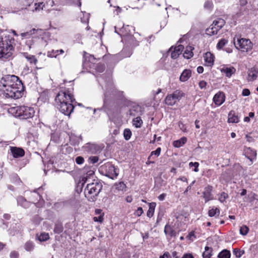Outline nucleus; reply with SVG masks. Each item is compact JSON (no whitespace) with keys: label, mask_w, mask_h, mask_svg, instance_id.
Masks as SVG:
<instances>
[{"label":"nucleus","mask_w":258,"mask_h":258,"mask_svg":"<svg viewBox=\"0 0 258 258\" xmlns=\"http://www.w3.org/2000/svg\"><path fill=\"white\" fill-rule=\"evenodd\" d=\"M57 108L63 114L70 116L73 112L74 106L73 102L75 101L73 95L69 91L59 92L55 99Z\"/></svg>","instance_id":"nucleus-1"},{"label":"nucleus","mask_w":258,"mask_h":258,"mask_svg":"<svg viewBox=\"0 0 258 258\" xmlns=\"http://www.w3.org/2000/svg\"><path fill=\"white\" fill-rule=\"evenodd\" d=\"M14 39L6 30H0V59H8L13 54Z\"/></svg>","instance_id":"nucleus-2"},{"label":"nucleus","mask_w":258,"mask_h":258,"mask_svg":"<svg viewBox=\"0 0 258 258\" xmlns=\"http://www.w3.org/2000/svg\"><path fill=\"white\" fill-rule=\"evenodd\" d=\"M102 188V184L98 181L88 183L84 190L85 197L90 202L94 201Z\"/></svg>","instance_id":"nucleus-3"},{"label":"nucleus","mask_w":258,"mask_h":258,"mask_svg":"<svg viewBox=\"0 0 258 258\" xmlns=\"http://www.w3.org/2000/svg\"><path fill=\"white\" fill-rule=\"evenodd\" d=\"M2 88H10L14 86L18 87V89H23L24 87L22 81L15 75H6L1 80Z\"/></svg>","instance_id":"nucleus-4"},{"label":"nucleus","mask_w":258,"mask_h":258,"mask_svg":"<svg viewBox=\"0 0 258 258\" xmlns=\"http://www.w3.org/2000/svg\"><path fill=\"white\" fill-rule=\"evenodd\" d=\"M3 95L6 98L18 99L21 97L23 94L24 87L23 89H18V87L14 86L10 88H1Z\"/></svg>","instance_id":"nucleus-5"},{"label":"nucleus","mask_w":258,"mask_h":258,"mask_svg":"<svg viewBox=\"0 0 258 258\" xmlns=\"http://www.w3.org/2000/svg\"><path fill=\"white\" fill-rule=\"evenodd\" d=\"M184 95V94L181 91L176 90L166 97L165 99V104L167 105L173 106L179 101Z\"/></svg>","instance_id":"nucleus-6"},{"label":"nucleus","mask_w":258,"mask_h":258,"mask_svg":"<svg viewBox=\"0 0 258 258\" xmlns=\"http://www.w3.org/2000/svg\"><path fill=\"white\" fill-rule=\"evenodd\" d=\"M237 49L242 52H248L252 49L253 44L249 39L245 38L238 39L237 42L234 41Z\"/></svg>","instance_id":"nucleus-7"},{"label":"nucleus","mask_w":258,"mask_h":258,"mask_svg":"<svg viewBox=\"0 0 258 258\" xmlns=\"http://www.w3.org/2000/svg\"><path fill=\"white\" fill-rule=\"evenodd\" d=\"M16 112L18 116L25 119L33 117L35 113L33 108L25 106L17 107Z\"/></svg>","instance_id":"nucleus-8"},{"label":"nucleus","mask_w":258,"mask_h":258,"mask_svg":"<svg viewBox=\"0 0 258 258\" xmlns=\"http://www.w3.org/2000/svg\"><path fill=\"white\" fill-rule=\"evenodd\" d=\"M101 170L105 172V175L114 179L118 175V170L111 163H107L101 167Z\"/></svg>","instance_id":"nucleus-9"},{"label":"nucleus","mask_w":258,"mask_h":258,"mask_svg":"<svg viewBox=\"0 0 258 258\" xmlns=\"http://www.w3.org/2000/svg\"><path fill=\"white\" fill-rule=\"evenodd\" d=\"M225 95L223 92H219L216 94L213 97V101L216 105H221L225 101Z\"/></svg>","instance_id":"nucleus-10"},{"label":"nucleus","mask_w":258,"mask_h":258,"mask_svg":"<svg viewBox=\"0 0 258 258\" xmlns=\"http://www.w3.org/2000/svg\"><path fill=\"white\" fill-rule=\"evenodd\" d=\"M205 63L207 66H212L214 62V55L210 52H207L204 55Z\"/></svg>","instance_id":"nucleus-11"},{"label":"nucleus","mask_w":258,"mask_h":258,"mask_svg":"<svg viewBox=\"0 0 258 258\" xmlns=\"http://www.w3.org/2000/svg\"><path fill=\"white\" fill-rule=\"evenodd\" d=\"M212 189L213 187L211 185H208L205 188L204 191L203 192V197L205 199L206 202L212 199L211 194Z\"/></svg>","instance_id":"nucleus-12"},{"label":"nucleus","mask_w":258,"mask_h":258,"mask_svg":"<svg viewBox=\"0 0 258 258\" xmlns=\"http://www.w3.org/2000/svg\"><path fill=\"white\" fill-rule=\"evenodd\" d=\"M244 154L245 156L249 159L250 161H252V160L255 158L256 155V151L250 147L245 149Z\"/></svg>","instance_id":"nucleus-13"},{"label":"nucleus","mask_w":258,"mask_h":258,"mask_svg":"<svg viewBox=\"0 0 258 258\" xmlns=\"http://www.w3.org/2000/svg\"><path fill=\"white\" fill-rule=\"evenodd\" d=\"M11 151L14 158L21 157L25 154L24 150L19 148L11 147Z\"/></svg>","instance_id":"nucleus-14"},{"label":"nucleus","mask_w":258,"mask_h":258,"mask_svg":"<svg viewBox=\"0 0 258 258\" xmlns=\"http://www.w3.org/2000/svg\"><path fill=\"white\" fill-rule=\"evenodd\" d=\"M184 47L182 45H179L174 48V50L171 52V56L173 59H176L181 53Z\"/></svg>","instance_id":"nucleus-15"},{"label":"nucleus","mask_w":258,"mask_h":258,"mask_svg":"<svg viewBox=\"0 0 258 258\" xmlns=\"http://www.w3.org/2000/svg\"><path fill=\"white\" fill-rule=\"evenodd\" d=\"M191 72L189 70H184L181 73L179 80L181 82H185L191 77Z\"/></svg>","instance_id":"nucleus-16"},{"label":"nucleus","mask_w":258,"mask_h":258,"mask_svg":"<svg viewBox=\"0 0 258 258\" xmlns=\"http://www.w3.org/2000/svg\"><path fill=\"white\" fill-rule=\"evenodd\" d=\"M258 71L255 68H251L248 71V80L250 81H253L257 78Z\"/></svg>","instance_id":"nucleus-17"},{"label":"nucleus","mask_w":258,"mask_h":258,"mask_svg":"<svg viewBox=\"0 0 258 258\" xmlns=\"http://www.w3.org/2000/svg\"><path fill=\"white\" fill-rule=\"evenodd\" d=\"M228 121L229 123H237L239 122V118L235 115L233 111H231L228 114Z\"/></svg>","instance_id":"nucleus-18"},{"label":"nucleus","mask_w":258,"mask_h":258,"mask_svg":"<svg viewBox=\"0 0 258 258\" xmlns=\"http://www.w3.org/2000/svg\"><path fill=\"white\" fill-rule=\"evenodd\" d=\"M217 28V27H216V26H215V25L213 24L210 27L206 29V34L209 35H213L217 34L218 32L219 31V30Z\"/></svg>","instance_id":"nucleus-19"},{"label":"nucleus","mask_w":258,"mask_h":258,"mask_svg":"<svg viewBox=\"0 0 258 258\" xmlns=\"http://www.w3.org/2000/svg\"><path fill=\"white\" fill-rule=\"evenodd\" d=\"M63 53L64 50L63 49L52 50L47 52V55L49 57H56L57 55Z\"/></svg>","instance_id":"nucleus-20"},{"label":"nucleus","mask_w":258,"mask_h":258,"mask_svg":"<svg viewBox=\"0 0 258 258\" xmlns=\"http://www.w3.org/2000/svg\"><path fill=\"white\" fill-rule=\"evenodd\" d=\"M194 49V47L190 46L186 47V49L185 50L183 53L184 57L187 59H189L192 57L194 55L192 50Z\"/></svg>","instance_id":"nucleus-21"},{"label":"nucleus","mask_w":258,"mask_h":258,"mask_svg":"<svg viewBox=\"0 0 258 258\" xmlns=\"http://www.w3.org/2000/svg\"><path fill=\"white\" fill-rule=\"evenodd\" d=\"M221 72L224 73L227 77H230L235 73V69L233 67L224 68L221 69Z\"/></svg>","instance_id":"nucleus-22"},{"label":"nucleus","mask_w":258,"mask_h":258,"mask_svg":"<svg viewBox=\"0 0 258 258\" xmlns=\"http://www.w3.org/2000/svg\"><path fill=\"white\" fill-rule=\"evenodd\" d=\"M187 141V139L185 137H182L180 140L175 141L173 142V146L175 147L179 148L183 146Z\"/></svg>","instance_id":"nucleus-23"},{"label":"nucleus","mask_w":258,"mask_h":258,"mask_svg":"<svg viewBox=\"0 0 258 258\" xmlns=\"http://www.w3.org/2000/svg\"><path fill=\"white\" fill-rule=\"evenodd\" d=\"M155 205L156 204L155 203H152L150 204L149 208L147 213V216L148 217L151 218L153 216Z\"/></svg>","instance_id":"nucleus-24"},{"label":"nucleus","mask_w":258,"mask_h":258,"mask_svg":"<svg viewBox=\"0 0 258 258\" xmlns=\"http://www.w3.org/2000/svg\"><path fill=\"white\" fill-rule=\"evenodd\" d=\"M212 248L206 246L205 251L203 253V258H210L212 256Z\"/></svg>","instance_id":"nucleus-25"},{"label":"nucleus","mask_w":258,"mask_h":258,"mask_svg":"<svg viewBox=\"0 0 258 258\" xmlns=\"http://www.w3.org/2000/svg\"><path fill=\"white\" fill-rule=\"evenodd\" d=\"M230 251L227 249H224L219 253L218 257V258H230Z\"/></svg>","instance_id":"nucleus-26"},{"label":"nucleus","mask_w":258,"mask_h":258,"mask_svg":"<svg viewBox=\"0 0 258 258\" xmlns=\"http://www.w3.org/2000/svg\"><path fill=\"white\" fill-rule=\"evenodd\" d=\"M133 125L136 127H137V128L140 127L143 124V121L141 119L140 117H137L135 118L133 120Z\"/></svg>","instance_id":"nucleus-27"},{"label":"nucleus","mask_w":258,"mask_h":258,"mask_svg":"<svg viewBox=\"0 0 258 258\" xmlns=\"http://www.w3.org/2000/svg\"><path fill=\"white\" fill-rule=\"evenodd\" d=\"M81 140L82 138L81 137H77L76 136H72L70 137L71 144L75 146L78 145Z\"/></svg>","instance_id":"nucleus-28"},{"label":"nucleus","mask_w":258,"mask_h":258,"mask_svg":"<svg viewBox=\"0 0 258 258\" xmlns=\"http://www.w3.org/2000/svg\"><path fill=\"white\" fill-rule=\"evenodd\" d=\"M215 26L217 27V29L220 30L225 24V21L223 19H220L217 21H214L213 23Z\"/></svg>","instance_id":"nucleus-29"},{"label":"nucleus","mask_w":258,"mask_h":258,"mask_svg":"<svg viewBox=\"0 0 258 258\" xmlns=\"http://www.w3.org/2000/svg\"><path fill=\"white\" fill-rule=\"evenodd\" d=\"M204 7L205 9L211 11L213 7L212 0H207L205 3Z\"/></svg>","instance_id":"nucleus-30"},{"label":"nucleus","mask_w":258,"mask_h":258,"mask_svg":"<svg viewBox=\"0 0 258 258\" xmlns=\"http://www.w3.org/2000/svg\"><path fill=\"white\" fill-rule=\"evenodd\" d=\"M115 186L116 189L121 191L123 190L126 187V185L123 182H119L118 183H116Z\"/></svg>","instance_id":"nucleus-31"},{"label":"nucleus","mask_w":258,"mask_h":258,"mask_svg":"<svg viewBox=\"0 0 258 258\" xmlns=\"http://www.w3.org/2000/svg\"><path fill=\"white\" fill-rule=\"evenodd\" d=\"M49 238V235L48 233H41L39 237H38V239L40 241H45L48 240Z\"/></svg>","instance_id":"nucleus-32"},{"label":"nucleus","mask_w":258,"mask_h":258,"mask_svg":"<svg viewBox=\"0 0 258 258\" xmlns=\"http://www.w3.org/2000/svg\"><path fill=\"white\" fill-rule=\"evenodd\" d=\"M38 30H39L38 29H36L34 28V29H32V30H31L29 32L22 33H21V35L22 37H28V36L34 34L35 33V32H37Z\"/></svg>","instance_id":"nucleus-33"},{"label":"nucleus","mask_w":258,"mask_h":258,"mask_svg":"<svg viewBox=\"0 0 258 258\" xmlns=\"http://www.w3.org/2000/svg\"><path fill=\"white\" fill-rule=\"evenodd\" d=\"M228 41L225 39H221L218 42L217 45V48L219 49H221L227 43Z\"/></svg>","instance_id":"nucleus-34"},{"label":"nucleus","mask_w":258,"mask_h":258,"mask_svg":"<svg viewBox=\"0 0 258 258\" xmlns=\"http://www.w3.org/2000/svg\"><path fill=\"white\" fill-rule=\"evenodd\" d=\"M124 138L126 140H128L132 136V132L130 129L126 128L123 132Z\"/></svg>","instance_id":"nucleus-35"},{"label":"nucleus","mask_w":258,"mask_h":258,"mask_svg":"<svg viewBox=\"0 0 258 258\" xmlns=\"http://www.w3.org/2000/svg\"><path fill=\"white\" fill-rule=\"evenodd\" d=\"M34 248V244L33 242L31 241L27 242L25 244V249L27 251H31Z\"/></svg>","instance_id":"nucleus-36"},{"label":"nucleus","mask_w":258,"mask_h":258,"mask_svg":"<svg viewBox=\"0 0 258 258\" xmlns=\"http://www.w3.org/2000/svg\"><path fill=\"white\" fill-rule=\"evenodd\" d=\"M219 213H220L219 209L216 208L215 209H212L211 210H210L209 211L208 214H209V216L213 217L217 214H219Z\"/></svg>","instance_id":"nucleus-37"},{"label":"nucleus","mask_w":258,"mask_h":258,"mask_svg":"<svg viewBox=\"0 0 258 258\" xmlns=\"http://www.w3.org/2000/svg\"><path fill=\"white\" fill-rule=\"evenodd\" d=\"M248 228L246 226H242L240 228V233L242 235H245L248 232Z\"/></svg>","instance_id":"nucleus-38"},{"label":"nucleus","mask_w":258,"mask_h":258,"mask_svg":"<svg viewBox=\"0 0 258 258\" xmlns=\"http://www.w3.org/2000/svg\"><path fill=\"white\" fill-rule=\"evenodd\" d=\"M105 69V67L103 64L99 63L97 64L96 66V71L99 73L103 72L104 71Z\"/></svg>","instance_id":"nucleus-39"},{"label":"nucleus","mask_w":258,"mask_h":258,"mask_svg":"<svg viewBox=\"0 0 258 258\" xmlns=\"http://www.w3.org/2000/svg\"><path fill=\"white\" fill-rule=\"evenodd\" d=\"M228 194L225 193V192H222L220 194V196L219 197V200L221 202L223 203V202H224L225 201V200L227 198H228Z\"/></svg>","instance_id":"nucleus-40"},{"label":"nucleus","mask_w":258,"mask_h":258,"mask_svg":"<svg viewBox=\"0 0 258 258\" xmlns=\"http://www.w3.org/2000/svg\"><path fill=\"white\" fill-rule=\"evenodd\" d=\"M63 231V227L61 225L56 224L54 229V232L60 233Z\"/></svg>","instance_id":"nucleus-41"},{"label":"nucleus","mask_w":258,"mask_h":258,"mask_svg":"<svg viewBox=\"0 0 258 258\" xmlns=\"http://www.w3.org/2000/svg\"><path fill=\"white\" fill-rule=\"evenodd\" d=\"M161 150L160 148H158L155 151H152L150 156L148 157V159H150L153 155H155L157 157H158L160 154Z\"/></svg>","instance_id":"nucleus-42"},{"label":"nucleus","mask_w":258,"mask_h":258,"mask_svg":"<svg viewBox=\"0 0 258 258\" xmlns=\"http://www.w3.org/2000/svg\"><path fill=\"white\" fill-rule=\"evenodd\" d=\"M256 195L255 194H252V196L251 198V201L253 202V204L254 205L255 208L258 209V199L255 198Z\"/></svg>","instance_id":"nucleus-43"},{"label":"nucleus","mask_w":258,"mask_h":258,"mask_svg":"<svg viewBox=\"0 0 258 258\" xmlns=\"http://www.w3.org/2000/svg\"><path fill=\"white\" fill-rule=\"evenodd\" d=\"M35 10L36 11H40V10H42L43 7L44 6V4H43V3H39L38 4L36 3L35 4Z\"/></svg>","instance_id":"nucleus-44"},{"label":"nucleus","mask_w":258,"mask_h":258,"mask_svg":"<svg viewBox=\"0 0 258 258\" xmlns=\"http://www.w3.org/2000/svg\"><path fill=\"white\" fill-rule=\"evenodd\" d=\"M26 58L30 61L31 63H36L37 61V60L36 59L34 56H27Z\"/></svg>","instance_id":"nucleus-45"},{"label":"nucleus","mask_w":258,"mask_h":258,"mask_svg":"<svg viewBox=\"0 0 258 258\" xmlns=\"http://www.w3.org/2000/svg\"><path fill=\"white\" fill-rule=\"evenodd\" d=\"M189 166L190 167H192V166H194L195 167V169H194V171L195 172H198L199 171V169H198V167L199 166V163L198 162H190L189 163Z\"/></svg>","instance_id":"nucleus-46"},{"label":"nucleus","mask_w":258,"mask_h":258,"mask_svg":"<svg viewBox=\"0 0 258 258\" xmlns=\"http://www.w3.org/2000/svg\"><path fill=\"white\" fill-rule=\"evenodd\" d=\"M164 232L166 234H169L171 236L172 235L173 232L171 231L170 227L168 225L165 226L164 228Z\"/></svg>","instance_id":"nucleus-47"},{"label":"nucleus","mask_w":258,"mask_h":258,"mask_svg":"<svg viewBox=\"0 0 258 258\" xmlns=\"http://www.w3.org/2000/svg\"><path fill=\"white\" fill-rule=\"evenodd\" d=\"M233 252L237 257H240L243 253V252L237 249H235Z\"/></svg>","instance_id":"nucleus-48"},{"label":"nucleus","mask_w":258,"mask_h":258,"mask_svg":"<svg viewBox=\"0 0 258 258\" xmlns=\"http://www.w3.org/2000/svg\"><path fill=\"white\" fill-rule=\"evenodd\" d=\"M76 162L78 164H82L84 162V159L81 156H78L76 158Z\"/></svg>","instance_id":"nucleus-49"},{"label":"nucleus","mask_w":258,"mask_h":258,"mask_svg":"<svg viewBox=\"0 0 258 258\" xmlns=\"http://www.w3.org/2000/svg\"><path fill=\"white\" fill-rule=\"evenodd\" d=\"M143 213V210L142 208L139 207L135 212V214L138 216H140Z\"/></svg>","instance_id":"nucleus-50"},{"label":"nucleus","mask_w":258,"mask_h":258,"mask_svg":"<svg viewBox=\"0 0 258 258\" xmlns=\"http://www.w3.org/2000/svg\"><path fill=\"white\" fill-rule=\"evenodd\" d=\"M25 199L22 196L19 197L17 199V202L18 204H20L23 206V202H25Z\"/></svg>","instance_id":"nucleus-51"},{"label":"nucleus","mask_w":258,"mask_h":258,"mask_svg":"<svg viewBox=\"0 0 258 258\" xmlns=\"http://www.w3.org/2000/svg\"><path fill=\"white\" fill-rule=\"evenodd\" d=\"M18 253L15 251H12L10 255L11 258H18Z\"/></svg>","instance_id":"nucleus-52"},{"label":"nucleus","mask_w":258,"mask_h":258,"mask_svg":"<svg viewBox=\"0 0 258 258\" xmlns=\"http://www.w3.org/2000/svg\"><path fill=\"white\" fill-rule=\"evenodd\" d=\"M250 91L248 89H244L242 91V94L244 96H248L250 95Z\"/></svg>","instance_id":"nucleus-53"},{"label":"nucleus","mask_w":258,"mask_h":258,"mask_svg":"<svg viewBox=\"0 0 258 258\" xmlns=\"http://www.w3.org/2000/svg\"><path fill=\"white\" fill-rule=\"evenodd\" d=\"M89 160L91 161L92 163L94 164L98 161V157L96 156L91 157H90Z\"/></svg>","instance_id":"nucleus-54"},{"label":"nucleus","mask_w":258,"mask_h":258,"mask_svg":"<svg viewBox=\"0 0 258 258\" xmlns=\"http://www.w3.org/2000/svg\"><path fill=\"white\" fill-rule=\"evenodd\" d=\"M207 83L204 81H202L199 83V87L201 89H203L206 87Z\"/></svg>","instance_id":"nucleus-55"},{"label":"nucleus","mask_w":258,"mask_h":258,"mask_svg":"<svg viewBox=\"0 0 258 258\" xmlns=\"http://www.w3.org/2000/svg\"><path fill=\"white\" fill-rule=\"evenodd\" d=\"M103 217L101 215L99 216L98 217H95L93 218V220L94 221L100 222H101L103 221Z\"/></svg>","instance_id":"nucleus-56"},{"label":"nucleus","mask_w":258,"mask_h":258,"mask_svg":"<svg viewBox=\"0 0 258 258\" xmlns=\"http://www.w3.org/2000/svg\"><path fill=\"white\" fill-rule=\"evenodd\" d=\"M196 181L194 180L193 181L191 184L188 186L186 189V190L184 191V194H186V193L187 192V191L191 189V186L195 183Z\"/></svg>","instance_id":"nucleus-57"},{"label":"nucleus","mask_w":258,"mask_h":258,"mask_svg":"<svg viewBox=\"0 0 258 258\" xmlns=\"http://www.w3.org/2000/svg\"><path fill=\"white\" fill-rule=\"evenodd\" d=\"M166 196V194H162L158 197V199L161 201H163L165 199Z\"/></svg>","instance_id":"nucleus-58"},{"label":"nucleus","mask_w":258,"mask_h":258,"mask_svg":"<svg viewBox=\"0 0 258 258\" xmlns=\"http://www.w3.org/2000/svg\"><path fill=\"white\" fill-rule=\"evenodd\" d=\"M170 257V254L168 252H165L163 255L160 256V258H169Z\"/></svg>","instance_id":"nucleus-59"},{"label":"nucleus","mask_w":258,"mask_h":258,"mask_svg":"<svg viewBox=\"0 0 258 258\" xmlns=\"http://www.w3.org/2000/svg\"><path fill=\"white\" fill-rule=\"evenodd\" d=\"M197 72L199 74H201L204 72V68L202 66H199L197 68Z\"/></svg>","instance_id":"nucleus-60"},{"label":"nucleus","mask_w":258,"mask_h":258,"mask_svg":"<svg viewBox=\"0 0 258 258\" xmlns=\"http://www.w3.org/2000/svg\"><path fill=\"white\" fill-rule=\"evenodd\" d=\"M247 3V0H240L239 4L241 6H245Z\"/></svg>","instance_id":"nucleus-61"},{"label":"nucleus","mask_w":258,"mask_h":258,"mask_svg":"<svg viewBox=\"0 0 258 258\" xmlns=\"http://www.w3.org/2000/svg\"><path fill=\"white\" fill-rule=\"evenodd\" d=\"M179 126L180 128L183 131H185V127H184V125L182 123H179Z\"/></svg>","instance_id":"nucleus-62"},{"label":"nucleus","mask_w":258,"mask_h":258,"mask_svg":"<svg viewBox=\"0 0 258 258\" xmlns=\"http://www.w3.org/2000/svg\"><path fill=\"white\" fill-rule=\"evenodd\" d=\"M125 200L127 202L131 203L133 201V198L132 196H127L126 197Z\"/></svg>","instance_id":"nucleus-63"},{"label":"nucleus","mask_w":258,"mask_h":258,"mask_svg":"<svg viewBox=\"0 0 258 258\" xmlns=\"http://www.w3.org/2000/svg\"><path fill=\"white\" fill-rule=\"evenodd\" d=\"M182 258H194L193 256L190 254H185Z\"/></svg>","instance_id":"nucleus-64"}]
</instances>
